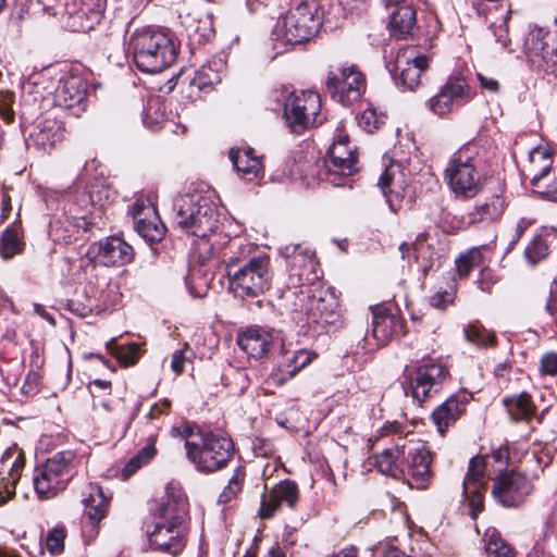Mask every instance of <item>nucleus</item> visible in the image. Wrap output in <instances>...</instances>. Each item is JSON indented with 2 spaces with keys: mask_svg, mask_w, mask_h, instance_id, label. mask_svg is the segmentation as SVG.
Wrapping results in <instances>:
<instances>
[{
  "mask_svg": "<svg viewBox=\"0 0 557 557\" xmlns=\"http://www.w3.org/2000/svg\"><path fill=\"white\" fill-rule=\"evenodd\" d=\"M185 449L187 459L200 473H213L224 469L235 453L233 441L212 431L185 430Z\"/></svg>",
  "mask_w": 557,
  "mask_h": 557,
  "instance_id": "7ed1b4c3",
  "label": "nucleus"
},
{
  "mask_svg": "<svg viewBox=\"0 0 557 557\" xmlns=\"http://www.w3.org/2000/svg\"><path fill=\"white\" fill-rule=\"evenodd\" d=\"M307 323L321 330L342 323L338 299L330 288L317 286L311 306L308 307Z\"/></svg>",
  "mask_w": 557,
  "mask_h": 557,
  "instance_id": "2eb2a0df",
  "label": "nucleus"
},
{
  "mask_svg": "<svg viewBox=\"0 0 557 557\" xmlns=\"http://www.w3.org/2000/svg\"><path fill=\"white\" fill-rule=\"evenodd\" d=\"M86 84L78 76H70L60 81L55 90L54 101L59 107L73 110L78 116L85 110Z\"/></svg>",
  "mask_w": 557,
  "mask_h": 557,
  "instance_id": "393cba45",
  "label": "nucleus"
},
{
  "mask_svg": "<svg viewBox=\"0 0 557 557\" xmlns=\"http://www.w3.org/2000/svg\"><path fill=\"white\" fill-rule=\"evenodd\" d=\"M379 187L391 211L397 212L401 208L406 189L405 174L399 164L392 163L385 169L380 176Z\"/></svg>",
  "mask_w": 557,
  "mask_h": 557,
  "instance_id": "a878e982",
  "label": "nucleus"
},
{
  "mask_svg": "<svg viewBox=\"0 0 557 557\" xmlns=\"http://www.w3.org/2000/svg\"><path fill=\"white\" fill-rule=\"evenodd\" d=\"M97 258L107 267H123L134 259V249L123 238L110 236L94 245Z\"/></svg>",
  "mask_w": 557,
  "mask_h": 557,
  "instance_id": "bb28decb",
  "label": "nucleus"
},
{
  "mask_svg": "<svg viewBox=\"0 0 557 557\" xmlns=\"http://www.w3.org/2000/svg\"><path fill=\"white\" fill-rule=\"evenodd\" d=\"M326 89L335 101L347 106L361 97L366 89V77L356 65L343 66L337 73H329Z\"/></svg>",
  "mask_w": 557,
  "mask_h": 557,
  "instance_id": "ddd939ff",
  "label": "nucleus"
},
{
  "mask_svg": "<svg viewBox=\"0 0 557 557\" xmlns=\"http://www.w3.org/2000/svg\"><path fill=\"white\" fill-rule=\"evenodd\" d=\"M222 79L221 74L212 67L211 64L202 66L196 72V75L191 82L193 85L199 89L213 86L220 83Z\"/></svg>",
  "mask_w": 557,
  "mask_h": 557,
  "instance_id": "603ef678",
  "label": "nucleus"
},
{
  "mask_svg": "<svg viewBox=\"0 0 557 557\" xmlns=\"http://www.w3.org/2000/svg\"><path fill=\"white\" fill-rule=\"evenodd\" d=\"M245 480V472L243 469L237 468L230 479L227 485L224 487L222 493L220 494L219 500L221 503H227L232 500L243 488V483Z\"/></svg>",
  "mask_w": 557,
  "mask_h": 557,
  "instance_id": "864d4df0",
  "label": "nucleus"
},
{
  "mask_svg": "<svg viewBox=\"0 0 557 557\" xmlns=\"http://www.w3.org/2000/svg\"><path fill=\"white\" fill-rule=\"evenodd\" d=\"M469 400L466 393L454 394L433 410L431 418L441 435H444L447 429L465 413Z\"/></svg>",
  "mask_w": 557,
  "mask_h": 557,
  "instance_id": "cd10ccee",
  "label": "nucleus"
},
{
  "mask_svg": "<svg viewBox=\"0 0 557 557\" xmlns=\"http://www.w3.org/2000/svg\"><path fill=\"white\" fill-rule=\"evenodd\" d=\"M63 124L53 119H46L39 123L37 131L30 135L34 145L44 151H50L64 139Z\"/></svg>",
  "mask_w": 557,
  "mask_h": 557,
  "instance_id": "7c9ffc66",
  "label": "nucleus"
},
{
  "mask_svg": "<svg viewBox=\"0 0 557 557\" xmlns=\"http://www.w3.org/2000/svg\"><path fill=\"white\" fill-rule=\"evenodd\" d=\"M272 276L268 257H252L239 267L231 261L228 288L242 299L257 298L269 289Z\"/></svg>",
  "mask_w": 557,
  "mask_h": 557,
  "instance_id": "423d86ee",
  "label": "nucleus"
},
{
  "mask_svg": "<svg viewBox=\"0 0 557 557\" xmlns=\"http://www.w3.org/2000/svg\"><path fill=\"white\" fill-rule=\"evenodd\" d=\"M280 505L286 503L287 506L294 509L299 499L298 486L294 481L284 480L270 490Z\"/></svg>",
  "mask_w": 557,
  "mask_h": 557,
  "instance_id": "c03bdc74",
  "label": "nucleus"
},
{
  "mask_svg": "<svg viewBox=\"0 0 557 557\" xmlns=\"http://www.w3.org/2000/svg\"><path fill=\"white\" fill-rule=\"evenodd\" d=\"M504 212V200L498 195H493L485 202L476 206L470 213V222H491L498 219Z\"/></svg>",
  "mask_w": 557,
  "mask_h": 557,
  "instance_id": "58836bf2",
  "label": "nucleus"
},
{
  "mask_svg": "<svg viewBox=\"0 0 557 557\" xmlns=\"http://www.w3.org/2000/svg\"><path fill=\"white\" fill-rule=\"evenodd\" d=\"M471 98V88L466 78L461 75H451L426 101V107L435 115L444 116L468 103Z\"/></svg>",
  "mask_w": 557,
  "mask_h": 557,
  "instance_id": "4468645a",
  "label": "nucleus"
},
{
  "mask_svg": "<svg viewBox=\"0 0 557 557\" xmlns=\"http://www.w3.org/2000/svg\"><path fill=\"white\" fill-rule=\"evenodd\" d=\"M485 550L487 557H516L513 549L495 531L488 535Z\"/></svg>",
  "mask_w": 557,
  "mask_h": 557,
  "instance_id": "49530a36",
  "label": "nucleus"
},
{
  "mask_svg": "<svg viewBox=\"0 0 557 557\" xmlns=\"http://www.w3.org/2000/svg\"><path fill=\"white\" fill-rule=\"evenodd\" d=\"M101 406L107 412L113 414V419L115 421L124 420L123 412H124L125 403L123 399L116 398V399H111V400H104L101 404Z\"/></svg>",
  "mask_w": 557,
  "mask_h": 557,
  "instance_id": "bf43d9fd",
  "label": "nucleus"
},
{
  "mask_svg": "<svg viewBox=\"0 0 557 557\" xmlns=\"http://www.w3.org/2000/svg\"><path fill=\"white\" fill-rule=\"evenodd\" d=\"M466 338L478 346H494L495 335L480 324H470L465 329Z\"/></svg>",
  "mask_w": 557,
  "mask_h": 557,
  "instance_id": "3c124183",
  "label": "nucleus"
},
{
  "mask_svg": "<svg viewBox=\"0 0 557 557\" xmlns=\"http://www.w3.org/2000/svg\"><path fill=\"white\" fill-rule=\"evenodd\" d=\"M321 99L318 92L311 90L294 91L284 106V116L294 133L301 134L307 128L322 124L324 117L320 114Z\"/></svg>",
  "mask_w": 557,
  "mask_h": 557,
  "instance_id": "1a4fd4ad",
  "label": "nucleus"
},
{
  "mask_svg": "<svg viewBox=\"0 0 557 557\" xmlns=\"http://www.w3.org/2000/svg\"><path fill=\"white\" fill-rule=\"evenodd\" d=\"M66 531L64 527H55L49 531L46 537V548L51 555H59L64 549Z\"/></svg>",
  "mask_w": 557,
  "mask_h": 557,
  "instance_id": "5fc2aeb1",
  "label": "nucleus"
},
{
  "mask_svg": "<svg viewBox=\"0 0 557 557\" xmlns=\"http://www.w3.org/2000/svg\"><path fill=\"white\" fill-rule=\"evenodd\" d=\"M228 157L242 178L252 181L257 177L261 169V160L255 156L252 148H232Z\"/></svg>",
  "mask_w": 557,
  "mask_h": 557,
  "instance_id": "473e14b6",
  "label": "nucleus"
},
{
  "mask_svg": "<svg viewBox=\"0 0 557 557\" xmlns=\"http://www.w3.org/2000/svg\"><path fill=\"white\" fill-rule=\"evenodd\" d=\"M540 371L542 374L557 377V352H545L540 360Z\"/></svg>",
  "mask_w": 557,
  "mask_h": 557,
  "instance_id": "13d9d810",
  "label": "nucleus"
},
{
  "mask_svg": "<svg viewBox=\"0 0 557 557\" xmlns=\"http://www.w3.org/2000/svg\"><path fill=\"white\" fill-rule=\"evenodd\" d=\"M416 11L411 5H401L397 8L389 20V30L392 36L397 38H406L412 34L416 27Z\"/></svg>",
  "mask_w": 557,
  "mask_h": 557,
  "instance_id": "f704fd0d",
  "label": "nucleus"
},
{
  "mask_svg": "<svg viewBox=\"0 0 557 557\" xmlns=\"http://www.w3.org/2000/svg\"><path fill=\"white\" fill-rule=\"evenodd\" d=\"M360 126L368 133L374 132L379 127V119L374 109H366L359 120Z\"/></svg>",
  "mask_w": 557,
  "mask_h": 557,
  "instance_id": "052dcab7",
  "label": "nucleus"
},
{
  "mask_svg": "<svg viewBox=\"0 0 557 557\" xmlns=\"http://www.w3.org/2000/svg\"><path fill=\"white\" fill-rule=\"evenodd\" d=\"M237 248H238V252H233L231 256H228L224 259L225 272H226L227 277H228V267H230L231 261H233V263H236L239 265L250 259L249 250H248L247 246H238Z\"/></svg>",
  "mask_w": 557,
  "mask_h": 557,
  "instance_id": "680f3d73",
  "label": "nucleus"
},
{
  "mask_svg": "<svg viewBox=\"0 0 557 557\" xmlns=\"http://www.w3.org/2000/svg\"><path fill=\"white\" fill-rule=\"evenodd\" d=\"M476 77L480 83V87L483 90H486V91H490L493 94H497L499 91V83L497 79H495L493 77L485 76L482 73H478Z\"/></svg>",
  "mask_w": 557,
  "mask_h": 557,
  "instance_id": "69168bd1",
  "label": "nucleus"
},
{
  "mask_svg": "<svg viewBox=\"0 0 557 557\" xmlns=\"http://www.w3.org/2000/svg\"><path fill=\"white\" fill-rule=\"evenodd\" d=\"M26 463L25 453L16 444L9 447L1 457L0 504L15 494V487Z\"/></svg>",
  "mask_w": 557,
  "mask_h": 557,
  "instance_id": "aec40b11",
  "label": "nucleus"
},
{
  "mask_svg": "<svg viewBox=\"0 0 557 557\" xmlns=\"http://www.w3.org/2000/svg\"><path fill=\"white\" fill-rule=\"evenodd\" d=\"M76 454L72 450H64L36 467L33 483L38 496L49 499L63 491L76 474Z\"/></svg>",
  "mask_w": 557,
  "mask_h": 557,
  "instance_id": "0eeeda50",
  "label": "nucleus"
},
{
  "mask_svg": "<svg viewBox=\"0 0 557 557\" xmlns=\"http://www.w3.org/2000/svg\"><path fill=\"white\" fill-rule=\"evenodd\" d=\"M444 175L457 197L476 196L483 183L478 147L474 144H467L459 148L449 159Z\"/></svg>",
  "mask_w": 557,
  "mask_h": 557,
  "instance_id": "20e7f679",
  "label": "nucleus"
},
{
  "mask_svg": "<svg viewBox=\"0 0 557 557\" xmlns=\"http://www.w3.org/2000/svg\"><path fill=\"white\" fill-rule=\"evenodd\" d=\"M449 371L438 360H424L413 370H406L404 374L403 388L407 396L421 405L443 388Z\"/></svg>",
  "mask_w": 557,
  "mask_h": 557,
  "instance_id": "6e6552de",
  "label": "nucleus"
},
{
  "mask_svg": "<svg viewBox=\"0 0 557 557\" xmlns=\"http://www.w3.org/2000/svg\"><path fill=\"white\" fill-rule=\"evenodd\" d=\"M403 459H405V455H398L395 443L393 447L384 449L375 457V467L382 474L395 479L405 478L406 471Z\"/></svg>",
  "mask_w": 557,
  "mask_h": 557,
  "instance_id": "c9c22d12",
  "label": "nucleus"
},
{
  "mask_svg": "<svg viewBox=\"0 0 557 557\" xmlns=\"http://www.w3.org/2000/svg\"><path fill=\"white\" fill-rule=\"evenodd\" d=\"M171 403L168 399L162 400L159 404H154L147 414V419L150 422L158 420L162 414L166 413L170 409Z\"/></svg>",
  "mask_w": 557,
  "mask_h": 557,
  "instance_id": "0e129e2a",
  "label": "nucleus"
},
{
  "mask_svg": "<svg viewBox=\"0 0 557 557\" xmlns=\"http://www.w3.org/2000/svg\"><path fill=\"white\" fill-rule=\"evenodd\" d=\"M186 539V525H176L175 523H164L161 521L154 522V528L148 537L152 550L171 556H177L183 552Z\"/></svg>",
  "mask_w": 557,
  "mask_h": 557,
  "instance_id": "6ab92c4d",
  "label": "nucleus"
},
{
  "mask_svg": "<svg viewBox=\"0 0 557 557\" xmlns=\"http://www.w3.org/2000/svg\"><path fill=\"white\" fill-rule=\"evenodd\" d=\"M503 404L513 421H529L534 414L535 408L527 393L505 397Z\"/></svg>",
  "mask_w": 557,
  "mask_h": 557,
  "instance_id": "4c0bfd02",
  "label": "nucleus"
},
{
  "mask_svg": "<svg viewBox=\"0 0 557 557\" xmlns=\"http://www.w3.org/2000/svg\"><path fill=\"white\" fill-rule=\"evenodd\" d=\"M81 268L85 273V281L89 285L96 288L107 285V276L103 274V269L99 268L92 259L82 260Z\"/></svg>",
  "mask_w": 557,
  "mask_h": 557,
  "instance_id": "8fccbe9b",
  "label": "nucleus"
},
{
  "mask_svg": "<svg viewBox=\"0 0 557 557\" xmlns=\"http://www.w3.org/2000/svg\"><path fill=\"white\" fill-rule=\"evenodd\" d=\"M128 47L136 66L146 73H159L171 66L177 57L171 35L158 27L136 28L131 35Z\"/></svg>",
  "mask_w": 557,
  "mask_h": 557,
  "instance_id": "f257e3e1",
  "label": "nucleus"
},
{
  "mask_svg": "<svg viewBox=\"0 0 557 557\" xmlns=\"http://www.w3.org/2000/svg\"><path fill=\"white\" fill-rule=\"evenodd\" d=\"M193 356L194 351L188 344H185L182 349L174 351L171 361V369L173 372L182 374L184 372L185 362L190 361Z\"/></svg>",
  "mask_w": 557,
  "mask_h": 557,
  "instance_id": "6e6d98bb",
  "label": "nucleus"
},
{
  "mask_svg": "<svg viewBox=\"0 0 557 557\" xmlns=\"http://www.w3.org/2000/svg\"><path fill=\"white\" fill-rule=\"evenodd\" d=\"M315 357V354L306 349L285 351L283 361L280 364V370L284 375L281 381L295 376L301 369L311 363Z\"/></svg>",
  "mask_w": 557,
  "mask_h": 557,
  "instance_id": "e433bc0d",
  "label": "nucleus"
},
{
  "mask_svg": "<svg viewBox=\"0 0 557 557\" xmlns=\"http://www.w3.org/2000/svg\"><path fill=\"white\" fill-rule=\"evenodd\" d=\"M83 503L85 505V517L92 524L101 521L108 511L109 499L104 496L103 491L97 484L89 483L83 493Z\"/></svg>",
  "mask_w": 557,
  "mask_h": 557,
  "instance_id": "2f4dec72",
  "label": "nucleus"
},
{
  "mask_svg": "<svg viewBox=\"0 0 557 557\" xmlns=\"http://www.w3.org/2000/svg\"><path fill=\"white\" fill-rule=\"evenodd\" d=\"M454 299V295L447 290L437 292L435 295L430 297V305L437 309H444Z\"/></svg>",
  "mask_w": 557,
  "mask_h": 557,
  "instance_id": "e2e57ef3",
  "label": "nucleus"
},
{
  "mask_svg": "<svg viewBox=\"0 0 557 557\" xmlns=\"http://www.w3.org/2000/svg\"><path fill=\"white\" fill-rule=\"evenodd\" d=\"M548 256V246L541 236H535L524 249V257L531 265H536Z\"/></svg>",
  "mask_w": 557,
  "mask_h": 557,
  "instance_id": "09e8293b",
  "label": "nucleus"
},
{
  "mask_svg": "<svg viewBox=\"0 0 557 557\" xmlns=\"http://www.w3.org/2000/svg\"><path fill=\"white\" fill-rule=\"evenodd\" d=\"M144 461L140 459V457L134 456L132 457L128 462L123 468L121 474L123 479H128L132 474H134L138 469H140L144 466Z\"/></svg>",
  "mask_w": 557,
  "mask_h": 557,
  "instance_id": "338daca9",
  "label": "nucleus"
},
{
  "mask_svg": "<svg viewBox=\"0 0 557 557\" xmlns=\"http://www.w3.org/2000/svg\"><path fill=\"white\" fill-rule=\"evenodd\" d=\"M396 451L398 455H405L403 466L409 484L417 488H425L433 478L431 451L422 443L408 441L401 436L396 441Z\"/></svg>",
  "mask_w": 557,
  "mask_h": 557,
  "instance_id": "9b49d317",
  "label": "nucleus"
},
{
  "mask_svg": "<svg viewBox=\"0 0 557 557\" xmlns=\"http://www.w3.org/2000/svg\"><path fill=\"white\" fill-rule=\"evenodd\" d=\"M107 349L117 359L119 363L124 367L135 364L141 355V349L138 344L117 345L115 338L107 343Z\"/></svg>",
  "mask_w": 557,
  "mask_h": 557,
  "instance_id": "ea45409f",
  "label": "nucleus"
},
{
  "mask_svg": "<svg viewBox=\"0 0 557 557\" xmlns=\"http://www.w3.org/2000/svg\"><path fill=\"white\" fill-rule=\"evenodd\" d=\"M23 249L18 232L13 227H8L3 231L1 236L0 255L4 260H8L20 253Z\"/></svg>",
  "mask_w": 557,
  "mask_h": 557,
  "instance_id": "a18cd8bd",
  "label": "nucleus"
},
{
  "mask_svg": "<svg viewBox=\"0 0 557 557\" xmlns=\"http://www.w3.org/2000/svg\"><path fill=\"white\" fill-rule=\"evenodd\" d=\"M280 252L288 260L293 275H296L300 283H307L318 277L315 273L318 263L314 252L310 249L290 244L281 248Z\"/></svg>",
  "mask_w": 557,
  "mask_h": 557,
  "instance_id": "5701e85b",
  "label": "nucleus"
},
{
  "mask_svg": "<svg viewBox=\"0 0 557 557\" xmlns=\"http://www.w3.org/2000/svg\"><path fill=\"white\" fill-rule=\"evenodd\" d=\"M278 508H280V503L274 497L273 493L271 491H269L268 493H264L262 495L261 506L259 509V516L262 519H270L275 515V512Z\"/></svg>",
  "mask_w": 557,
  "mask_h": 557,
  "instance_id": "4d7b16f0",
  "label": "nucleus"
},
{
  "mask_svg": "<svg viewBox=\"0 0 557 557\" xmlns=\"http://www.w3.org/2000/svg\"><path fill=\"white\" fill-rule=\"evenodd\" d=\"M188 517L187 497L178 485L170 483L158 508L156 521L186 525Z\"/></svg>",
  "mask_w": 557,
  "mask_h": 557,
  "instance_id": "4be33fe9",
  "label": "nucleus"
},
{
  "mask_svg": "<svg viewBox=\"0 0 557 557\" xmlns=\"http://www.w3.org/2000/svg\"><path fill=\"white\" fill-rule=\"evenodd\" d=\"M483 262V255L479 247H472L466 252L461 253L455 261L456 271L459 278L467 277L471 271L481 265Z\"/></svg>",
  "mask_w": 557,
  "mask_h": 557,
  "instance_id": "79ce46f5",
  "label": "nucleus"
},
{
  "mask_svg": "<svg viewBox=\"0 0 557 557\" xmlns=\"http://www.w3.org/2000/svg\"><path fill=\"white\" fill-rule=\"evenodd\" d=\"M530 161L533 165V176L531 178L532 185H537V183L546 177L552 169L553 159L550 153L547 150L542 148H534L530 152Z\"/></svg>",
  "mask_w": 557,
  "mask_h": 557,
  "instance_id": "a19ab883",
  "label": "nucleus"
},
{
  "mask_svg": "<svg viewBox=\"0 0 557 557\" xmlns=\"http://www.w3.org/2000/svg\"><path fill=\"white\" fill-rule=\"evenodd\" d=\"M189 37L198 44L207 42L214 36L212 17L205 14L198 21H191L188 26Z\"/></svg>",
  "mask_w": 557,
  "mask_h": 557,
  "instance_id": "37998d69",
  "label": "nucleus"
},
{
  "mask_svg": "<svg viewBox=\"0 0 557 557\" xmlns=\"http://www.w3.org/2000/svg\"><path fill=\"white\" fill-rule=\"evenodd\" d=\"M429 67V58L416 47L398 49L394 63L388 70L395 84L404 90H414L421 83V76Z\"/></svg>",
  "mask_w": 557,
  "mask_h": 557,
  "instance_id": "f8f14e48",
  "label": "nucleus"
},
{
  "mask_svg": "<svg viewBox=\"0 0 557 557\" xmlns=\"http://www.w3.org/2000/svg\"><path fill=\"white\" fill-rule=\"evenodd\" d=\"M548 32L533 26L525 36L523 50L529 62L544 72H549L557 61V49L548 41Z\"/></svg>",
  "mask_w": 557,
  "mask_h": 557,
  "instance_id": "dca6fc26",
  "label": "nucleus"
},
{
  "mask_svg": "<svg viewBox=\"0 0 557 557\" xmlns=\"http://www.w3.org/2000/svg\"><path fill=\"white\" fill-rule=\"evenodd\" d=\"M136 232L147 242H160L165 235V225L148 198H137L131 208Z\"/></svg>",
  "mask_w": 557,
  "mask_h": 557,
  "instance_id": "f3484780",
  "label": "nucleus"
},
{
  "mask_svg": "<svg viewBox=\"0 0 557 557\" xmlns=\"http://www.w3.org/2000/svg\"><path fill=\"white\" fill-rule=\"evenodd\" d=\"M530 225H531L530 220H528L525 218H522L519 220L517 227H516V234H515L512 240L510 242L508 249H512V247L519 242V239L521 238V236L523 235V233Z\"/></svg>",
  "mask_w": 557,
  "mask_h": 557,
  "instance_id": "774afa93",
  "label": "nucleus"
},
{
  "mask_svg": "<svg viewBox=\"0 0 557 557\" xmlns=\"http://www.w3.org/2000/svg\"><path fill=\"white\" fill-rule=\"evenodd\" d=\"M326 169L331 175L349 176L357 171V158L348 147V136L339 135L327 151Z\"/></svg>",
  "mask_w": 557,
  "mask_h": 557,
  "instance_id": "b1692460",
  "label": "nucleus"
},
{
  "mask_svg": "<svg viewBox=\"0 0 557 557\" xmlns=\"http://www.w3.org/2000/svg\"><path fill=\"white\" fill-rule=\"evenodd\" d=\"M106 7V0H82L66 5L65 25L72 32L86 33L100 23Z\"/></svg>",
  "mask_w": 557,
  "mask_h": 557,
  "instance_id": "412c9836",
  "label": "nucleus"
},
{
  "mask_svg": "<svg viewBox=\"0 0 557 557\" xmlns=\"http://www.w3.org/2000/svg\"><path fill=\"white\" fill-rule=\"evenodd\" d=\"M530 492L531 484L528 478L513 470L496 478L492 488V495L504 507L518 506Z\"/></svg>",
  "mask_w": 557,
  "mask_h": 557,
  "instance_id": "a211bd4d",
  "label": "nucleus"
},
{
  "mask_svg": "<svg viewBox=\"0 0 557 557\" xmlns=\"http://www.w3.org/2000/svg\"><path fill=\"white\" fill-rule=\"evenodd\" d=\"M490 29L495 38L496 45H498V48L508 49L509 51H511V40L509 38L508 29V17L505 15H500L490 24Z\"/></svg>",
  "mask_w": 557,
  "mask_h": 557,
  "instance_id": "de8ad7c7",
  "label": "nucleus"
},
{
  "mask_svg": "<svg viewBox=\"0 0 557 557\" xmlns=\"http://www.w3.org/2000/svg\"><path fill=\"white\" fill-rule=\"evenodd\" d=\"M322 25L315 3L301 2L292 8L284 16L281 32L290 45H298L315 36Z\"/></svg>",
  "mask_w": 557,
  "mask_h": 557,
  "instance_id": "9d476101",
  "label": "nucleus"
},
{
  "mask_svg": "<svg viewBox=\"0 0 557 557\" xmlns=\"http://www.w3.org/2000/svg\"><path fill=\"white\" fill-rule=\"evenodd\" d=\"M272 343L271 332L258 326L248 327L237 335L239 348L248 356L257 359L262 358L269 351Z\"/></svg>",
  "mask_w": 557,
  "mask_h": 557,
  "instance_id": "c756f323",
  "label": "nucleus"
},
{
  "mask_svg": "<svg viewBox=\"0 0 557 557\" xmlns=\"http://www.w3.org/2000/svg\"><path fill=\"white\" fill-rule=\"evenodd\" d=\"M315 289L317 286L314 285L301 283L299 289L287 290L283 295L285 309L289 313L307 317L308 307L311 306V300L314 297Z\"/></svg>",
  "mask_w": 557,
  "mask_h": 557,
  "instance_id": "72a5a7b5",
  "label": "nucleus"
},
{
  "mask_svg": "<svg viewBox=\"0 0 557 557\" xmlns=\"http://www.w3.org/2000/svg\"><path fill=\"white\" fill-rule=\"evenodd\" d=\"M177 225L199 238H205L218 226V210L206 196L198 193L178 196L174 201Z\"/></svg>",
  "mask_w": 557,
  "mask_h": 557,
  "instance_id": "39448f33",
  "label": "nucleus"
},
{
  "mask_svg": "<svg viewBox=\"0 0 557 557\" xmlns=\"http://www.w3.org/2000/svg\"><path fill=\"white\" fill-rule=\"evenodd\" d=\"M372 315V336L379 345H384L394 336L404 333L403 320L386 307H374Z\"/></svg>",
  "mask_w": 557,
  "mask_h": 557,
  "instance_id": "c85d7f7f",
  "label": "nucleus"
},
{
  "mask_svg": "<svg viewBox=\"0 0 557 557\" xmlns=\"http://www.w3.org/2000/svg\"><path fill=\"white\" fill-rule=\"evenodd\" d=\"M509 449L498 447L487 456H475L469 461L468 471L462 482V494L468 502L470 516L475 519L484 508V493L487 481L499 478L508 471Z\"/></svg>",
  "mask_w": 557,
  "mask_h": 557,
  "instance_id": "f03ea898",
  "label": "nucleus"
}]
</instances>
